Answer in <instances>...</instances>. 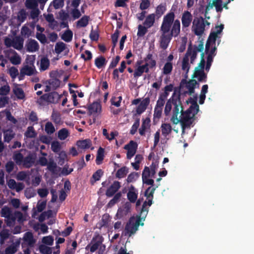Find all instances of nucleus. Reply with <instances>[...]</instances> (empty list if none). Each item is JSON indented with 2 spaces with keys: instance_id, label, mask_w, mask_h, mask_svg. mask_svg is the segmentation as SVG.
Listing matches in <instances>:
<instances>
[{
  "instance_id": "de8ad7c7",
  "label": "nucleus",
  "mask_w": 254,
  "mask_h": 254,
  "mask_svg": "<svg viewBox=\"0 0 254 254\" xmlns=\"http://www.w3.org/2000/svg\"><path fill=\"white\" fill-rule=\"evenodd\" d=\"M48 84L51 85L53 89H57L61 84V81L57 78H53L48 81Z\"/></svg>"
},
{
  "instance_id": "49530a36",
  "label": "nucleus",
  "mask_w": 254,
  "mask_h": 254,
  "mask_svg": "<svg viewBox=\"0 0 254 254\" xmlns=\"http://www.w3.org/2000/svg\"><path fill=\"white\" fill-rule=\"evenodd\" d=\"M173 69V64L171 62H167L163 68V72L164 74H168L170 73Z\"/></svg>"
},
{
  "instance_id": "39448f33",
  "label": "nucleus",
  "mask_w": 254,
  "mask_h": 254,
  "mask_svg": "<svg viewBox=\"0 0 254 254\" xmlns=\"http://www.w3.org/2000/svg\"><path fill=\"white\" fill-rule=\"evenodd\" d=\"M180 95L177 97V99H174L173 97V104L174 105V108L173 111V115L171 118V122L174 124H178L179 123L178 116L179 113H181L180 108L183 109V106L180 101Z\"/></svg>"
},
{
  "instance_id": "cd10ccee",
  "label": "nucleus",
  "mask_w": 254,
  "mask_h": 254,
  "mask_svg": "<svg viewBox=\"0 0 254 254\" xmlns=\"http://www.w3.org/2000/svg\"><path fill=\"white\" fill-rule=\"evenodd\" d=\"M107 62L105 58L101 56L95 59V65L98 68L100 69L104 67L106 64Z\"/></svg>"
},
{
  "instance_id": "0eeeda50",
  "label": "nucleus",
  "mask_w": 254,
  "mask_h": 254,
  "mask_svg": "<svg viewBox=\"0 0 254 254\" xmlns=\"http://www.w3.org/2000/svg\"><path fill=\"white\" fill-rule=\"evenodd\" d=\"M152 57L153 55L149 53L144 59L143 61L145 62V64L142 65L144 67V72L148 73L149 71V68H153L156 67V62L155 60L152 59Z\"/></svg>"
},
{
  "instance_id": "603ef678",
  "label": "nucleus",
  "mask_w": 254,
  "mask_h": 254,
  "mask_svg": "<svg viewBox=\"0 0 254 254\" xmlns=\"http://www.w3.org/2000/svg\"><path fill=\"white\" fill-rule=\"evenodd\" d=\"M92 242H94V243L90 247V251L91 253H94L98 249L102 242L101 240L94 241V239H93Z\"/></svg>"
},
{
  "instance_id": "c85d7f7f",
  "label": "nucleus",
  "mask_w": 254,
  "mask_h": 254,
  "mask_svg": "<svg viewBox=\"0 0 254 254\" xmlns=\"http://www.w3.org/2000/svg\"><path fill=\"white\" fill-rule=\"evenodd\" d=\"M104 149L100 147L97 151L96 158V163L97 165H100L104 159Z\"/></svg>"
},
{
  "instance_id": "c756f323",
  "label": "nucleus",
  "mask_w": 254,
  "mask_h": 254,
  "mask_svg": "<svg viewBox=\"0 0 254 254\" xmlns=\"http://www.w3.org/2000/svg\"><path fill=\"white\" fill-rule=\"evenodd\" d=\"M50 66V61L47 57H43L41 59L40 71H45L49 68Z\"/></svg>"
},
{
  "instance_id": "052dcab7",
  "label": "nucleus",
  "mask_w": 254,
  "mask_h": 254,
  "mask_svg": "<svg viewBox=\"0 0 254 254\" xmlns=\"http://www.w3.org/2000/svg\"><path fill=\"white\" fill-rule=\"evenodd\" d=\"M147 27H145L141 25H139L138 26V31L137 35L139 37H143L147 32Z\"/></svg>"
},
{
  "instance_id": "6e6552de",
  "label": "nucleus",
  "mask_w": 254,
  "mask_h": 254,
  "mask_svg": "<svg viewBox=\"0 0 254 254\" xmlns=\"http://www.w3.org/2000/svg\"><path fill=\"white\" fill-rule=\"evenodd\" d=\"M124 148L127 150V159H130L136 153L137 144L136 142L130 140L128 143L124 146Z\"/></svg>"
},
{
  "instance_id": "1a4fd4ad",
  "label": "nucleus",
  "mask_w": 254,
  "mask_h": 254,
  "mask_svg": "<svg viewBox=\"0 0 254 254\" xmlns=\"http://www.w3.org/2000/svg\"><path fill=\"white\" fill-rule=\"evenodd\" d=\"M215 6L217 12H221L223 10L222 0H208V4L206 6V13Z\"/></svg>"
},
{
  "instance_id": "69168bd1",
  "label": "nucleus",
  "mask_w": 254,
  "mask_h": 254,
  "mask_svg": "<svg viewBox=\"0 0 254 254\" xmlns=\"http://www.w3.org/2000/svg\"><path fill=\"white\" fill-rule=\"evenodd\" d=\"M150 177H151L150 169L148 167L145 166L142 171V180H144Z\"/></svg>"
},
{
  "instance_id": "4d7b16f0",
  "label": "nucleus",
  "mask_w": 254,
  "mask_h": 254,
  "mask_svg": "<svg viewBox=\"0 0 254 254\" xmlns=\"http://www.w3.org/2000/svg\"><path fill=\"white\" fill-rule=\"evenodd\" d=\"M193 121V118H191L189 120H185L184 121H182L180 123L181 124L183 130H185V128L190 127L191 125L192 124Z\"/></svg>"
},
{
  "instance_id": "0e129e2a",
  "label": "nucleus",
  "mask_w": 254,
  "mask_h": 254,
  "mask_svg": "<svg viewBox=\"0 0 254 254\" xmlns=\"http://www.w3.org/2000/svg\"><path fill=\"white\" fill-rule=\"evenodd\" d=\"M103 171L101 169L97 170L92 175V178L94 179V182L100 180L101 177L103 175Z\"/></svg>"
},
{
  "instance_id": "79ce46f5",
  "label": "nucleus",
  "mask_w": 254,
  "mask_h": 254,
  "mask_svg": "<svg viewBox=\"0 0 254 254\" xmlns=\"http://www.w3.org/2000/svg\"><path fill=\"white\" fill-rule=\"evenodd\" d=\"M173 97H174L173 96H172V99L170 98L169 100H168L165 105L164 114L166 116L169 115L170 112L171 111L172 106L173 104Z\"/></svg>"
},
{
  "instance_id": "6ab92c4d",
  "label": "nucleus",
  "mask_w": 254,
  "mask_h": 254,
  "mask_svg": "<svg viewBox=\"0 0 254 254\" xmlns=\"http://www.w3.org/2000/svg\"><path fill=\"white\" fill-rule=\"evenodd\" d=\"M147 202L145 201L142 205L140 212L139 215H137L135 220H139L140 222L141 220L144 221L148 212V208L146 207Z\"/></svg>"
},
{
  "instance_id": "473e14b6",
  "label": "nucleus",
  "mask_w": 254,
  "mask_h": 254,
  "mask_svg": "<svg viewBox=\"0 0 254 254\" xmlns=\"http://www.w3.org/2000/svg\"><path fill=\"white\" fill-rule=\"evenodd\" d=\"M128 172V169L126 166H124L117 171L116 177L118 179L123 178L127 175Z\"/></svg>"
},
{
  "instance_id": "f257e3e1",
  "label": "nucleus",
  "mask_w": 254,
  "mask_h": 254,
  "mask_svg": "<svg viewBox=\"0 0 254 254\" xmlns=\"http://www.w3.org/2000/svg\"><path fill=\"white\" fill-rule=\"evenodd\" d=\"M175 15L174 12L170 11L163 17L160 31V46L163 50H166L173 37H176L180 33L181 23L179 19L175 20Z\"/></svg>"
},
{
  "instance_id": "f3484780",
  "label": "nucleus",
  "mask_w": 254,
  "mask_h": 254,
  "mask_svg": "<svg viewBox=\"0 0 254 254\" xmlns=\"http://www.w3.org/2000/svg\"><path fill=\"white\" fill-rule=\"evenodd\" d=\"M190 54V49H189L187 50V53H186V55H185V57H184V58L183 59V62H182V69L183 70L186 71V78H187L188 77L187 74L189 71L190 67L189 63V55Z\"/></svg>"
},
{
  "instance_id": "c9c22d12",
  "label": "nucleus",
  "mask_w": 254,
  "mask_h": 254,
  "mask_svg": "<svg viewBox=\"0 0 254 254\" xmlns=\"http://www.w3.org/2000/svg\"><path fill=\"white\" fill-rule=\"evenodd\" d=\"M37 133L36 132L33 127H28L27 130L24 133V136L27 138H34L36 136Z\"/></svg>"
},
{
  "instance_id": "412c9836",
  "label": "nucleus",
  "mask_w": 254,
  "mask_h": 254,
  "mask_svg": "<svg viewBox=\"0 0 254 254\" xmlns=\"http://www.w3.org/2000/svg\"><path fill=\"white\" fill-rule=\"evenodd\" d=\"M15 133L12 129L9 128L3 131V140L9 143L15 136Z\"/></svg>"
},
{
  "instance_id": "e2e57ef3",
  "label": "nucleus",
  "mask_w": 254,
  "mask_h": 254,
  "mask_svg": "<svg viewBox=\"0 0 254 254\" xmlns=\"http://www.w3.org/2000/svg\"><path fill=\"white\" fill-rule=\"evenodd\" d=\"M110 222V215L106 213L103 215L101 220V226L102 227H108Z\"/></svg>"
},
{
  "instance_id": "9b49d317",
  "label": "nucleus",
  "mask_w": 254,
  "mask_h": 254,
  "mask_svg": "<svg viewBox=\"0 0 254 254\" xmlns=\"http://www.w3.org/2000/svg\"><path fill=\"white\" fill-rule=\"evenodd\" d=\"M121 186V183L119 181H115L111 185V186L106 191V195L107 197H112L116 193L118 190L120 189Z\"/></svg>"
},
{
  "instance_id": "bf43d9fd",
  "label": "nucleus",
  "mask_w": 254,
  "mask_h": 254,
  "mask_svg": "<svg viewBox=\"0 0 254 254\" xmlns=\"http://www.w3.org/2000/svg\"><path fill=\"white\" fill-rule=\"evenodd\" d=\"M122 100V97L120 96L118 97H113L111 99V104L114 105L117 107H119L121 105V103Z\"/></svg>"
},
{
  "instance_id": "2eb2a0df",
  "label": "nucleus",
  "mask_w": 254,
  "mask_h": 254,
  "mask_svg": "<svg viewBox=\"0 0 254 254\" xmlns=\"http://www.w3.org/2000/svg\"><path fill=\"white\" fill-rule=\"evenodd\" d=\"M12 42V47L17 50H20L23 47V38L20 36H16L13 39Z\"/></svg>"
},
{
  "instance_id": "72a5a7b5",
  "label": "nucleus",
  "mask_w": 254,
  "mask_h": 254,
  "mask_svg": "<svg viewBox=\"0 0 254 254\" xmlns=\"http://www.w3.org/2000/svg\"><path fill=\"white\" fill-rule=\"evenodd\" d=\"M20 70L23 71L26 75L31 76L34 74L35 68L34 67H33L26 65L22 67Z\"/></svg>"
},
{
  "instance_id": "3c124183",
  "label": "nucleus",
  "mask_w": 254,
  "mask_h": 254,
  "mask_svg": "<svg viewBox=\"0 0 254 254\" xmlns=\"http://www.w3.org/2000/svg\"><path fill=\"white\" fill-rule=\"evenodd\" d=\"M39 250L42 254H52V248L44 245H41L39 246Z\"/></svg>"
},
{
  "instance_id": "c03bdc74",
  "label": "nucleus",
  "mask_w": 254,
  "mask_h": 254,
  "mask_svg": "<svg viewBox=\"0 0 254 254\" xmlns=\"http://www.w3.org/2000/svg\"><path fill=\"white\" fill-rule=\"evenodd\" d=\"M11 214L10 209L7 206H3L1 210V217L9 218Z\"/></svg>"
},
{
  "instance_id": "4c0bfd02",
  "label": "nucleus",
  "mask_w": 254,
  "mask_h": 254,
  "mask_svg": "<svg viewBox=\"0 0 254 254\" xmlns=\"http://www.w3.org/2000/svg\"><path fill=\"white\" fill-rule=\"evenodd\" d=\"M38 2L37 0H26L25 6L28 9H36Z\"/></svg>"
},
{
  "instance_id": "e433bc0d",
  "label": "nucleus",
  "mask_w": 254,
  "mask_h": 254,
  "mask_svg": "<svg viewBox=\"0 0 254 254\" xmlns=\"http://www.w3.org/2000/svg\"><path fill=\"white\" fill-rule=\"evenodd\" d=\"M89 19V17L88 16H83L77 22V26L79 27H86L88 24Z\"/></svg>"
},
{
  "instance_id": "58836bf2",
  "label": "nucleus",
  "mask_w": 254,
  "mask_h": 254,
  "mask_svg": "<svg viewBox=\"0 0 254 254\" xmlns=\"http://www.w3.org/2000/svg\"><path fill=\"white\" fill-rule=\"evenodd\" d=\"M25 240L28 242V245L32 247L35 243V240L33 238V234L31 232H27L25 234Z\"/></svg>"
},
{
  "instance_id": "aec40b11",
  "label": "nucleus",
  "mask_w": 254,
  "mask_h": 254,
  "mask_svg": "<svg viewBox=\"0 0 254 254\" xmlns=\"http://www.w3.org/2000/svg\"><path fill=\"white\" fill-rule=\"evenodd\" d=\"M88 109L90 115L94 113H97L101 111V105L97 102H93L89 106Z\"/></svg>"
},
{
  "instance_id": "a18cd8bd",
  "label": "nucleus",
  "mask_w": 254,
  "mask_h": 254,
  "mask_svg": "<svg viewBox=\"0 0 254 254\" xmlns=\"http://www.w3.org/2000/svg\"><path fill=\"white\" fill-rule=\"evenodd\" d=\"M65 49V44L62 42H58L55 45V52L59 54L63 52Z\"/></svg>"
},
{
  "instance_id": "dca6fc26",
  "label": "nucleus",
  "mask_w": 254,
  "mask_h": 254,
  "mask_svg": "<svg viewBox=\"0 0 254 254\" xmlns=\"http://www.w3.org/2000/svg\"><path fill=\"white\" fill-rule=\"evenodd\" d=\"M157 187V186L155 188L149 187L145 191V196L147 197V199H148L147 201H146L147 202V205L150 206L152 204L153 194L156 190V188Z\"/></svg>"
},
{
  "instance_id": "7c9ffc66",
  "label": "nucleus",
  "mask_w": 254,
  "mask_h": 254,
  "mask_svg": "<svg viewBox=\"0 0 254 254\" xmlns=\"http://www.w3.org/2000/svg\"><path fill=\"white\" fill-rule=\"evenodd\" d=\"M166 10V4H160L158 5L155 10V16H157L158 18H160Z\"/></svg>"
},
{
  "instance_id": "a19ab883",
  "label": "nucleus",
  "mask_w": 254,
  "mask_h": 254,
  "mask_svg": "<svg viewBox=\"0 0 254 254\" xmlns=\"http://www.w3.org/2000/svg\"><path fill=\"white\" fill-rule=\"evenodd\" d=\"M68 135V130L65 128H62L58 131V137L60 140L65 139Z\"/></svg>"
},
{
  "instance_id": "37998d69",
  "label": "nucleus",
  "mask_w": 254,
  "mask_h": 254,
  "mask_svg": "<svg viewBox=\"0 0 254 254\" xmlns=\"http://www.w3.org/2000/svg\"><path fill=\"white\" fill-rule=\"evenodd\" d=\"M47 169L52 174H55L57 171V165L54 160H50L47 165Z\"/></svg>"
},
{
  "instance_id": "20e7f679",
  "label": "nucleus",
  "mask_w": 254,
  "mask_h": 254,
  "mask_svg": "<svg viewBox=\"0 0 254 254\" xmlns=\"http://www.w3.org/2000/svg\"><path fill=\"white\" fill-rule=\"evenodd\" d=\"M216 29L215 31H211L209 35L205 44V52L207 53L211 46L215 45L216 38L218 34H220L224 29V25L221 24L215 27Z\"/></svg>"
},
{
  "instance_id": "338daca9",
  "label": "nucleus",
  "mask_w": 254,
  "mask_h": 254,
  "mask_svg": "<svg viewBox=\"0 0 254 254\" xmlns=\"http://www.w3.org/2000/svg\"><path fill=\"white\" fill-rule=\"evenodd\" d=\"M89 37L93 41H97L99 37V34L97 30H94L93 29L91 30Z\"/></svg>"
},
{
  "instance_id": "393cba45",
  "label": "nucleus",
  "mask_w": 254,
  "mask_h": 254,
  "mask_svg": "<svg viewBox=\"0 0 254 254\" xmlns=\"http://www.w3.org/2000/svg\"><path fill=\"white\" fill-rule=\"evenodd\" d=\"M174 88V85L172 84H170L169 85H166L162 90H163V92L159 94V97H161L164 100H166L169 96V92H171L173 91Z\"/></svg>"
},
{
  "instance_id": "680f3d73",
  "label": "nucleus",
  "mask_w": 254,
  "mask_h": 254,
  "mask_svg": "<svg viewBox=\"0 0 254 254\" xmlns=\"http://www.w3.org/2000/svg\"><path fill=\"white\" fill-rule=\"evenodd\" d=\"M52 119L56 124H59L61 122V115L58 112H53L52 113Z\"/></svg>"
},
{
  "instance_id": "4be33fe9",
  "label": "nucleus",
  "mask_w": 254,
  "mask_h": 254,
  "mask_svg": "<svg viewBox=\"0 0 254 254\" xmlns=\"http://www.w3.org/2000/svg\"><path fill=\"white\" fill-rule=\"evenodd\" d=\"M150 120L149 118H146L145 119L143 120L141 126L139 129V133L140 135L143 136L145 135L146 129L150 126Z\"/></svg>"
},
{
  "instance_id": "09e8293b",
  "label": "nucleus",
  "mask_w": 254,
  "mask_h": 254,
  "mask_svg": "<svg viewBox=\"0 0 254 254\" xmlns=\"http://www.w3.org/2000/svg\"><path fill=\"white\" fill-rule=\"evenodd\" d=\"M45 131L49 134H51L55 131V127L51 122H47L45 125Z\"/></svg>"
},
{
  "instance_id": "ddd939ff",
  "label": "nucleus",
  "mask_w": 254,
  "mask_h": 254,
  "mask_svg": "<svg viewBox=\"0 0 254 254\" xmlns=\"http://www.w3.org/2000/svg\"><path fill=\"white\" fill-rule=\"evenodd\" d=\"M150 103V98L146 97L144 98L136 108V113L138 115L141 114L146 109Z\"/></svg>"
},
{
  "instance_id": "ea45409f",
  "label": "nucleus",
  "mask_w": 254,
  "mask_h": 254,
  "mask_svg": "<svg viewBox=\"0 0 254 254\" xmlns=\"http://www.w3.org/2000/svg\"><path fill=\"white\" fill-rule=\"evenodd\" d=\"M9 60L10 63L14 65L19 64L21 62V57L15 52H14V55L10 57Z\"/></svg>"
},
{
  "instance_id": "bb28decb",
  "label": "nucleus",
  "mask_w": 254,
  "mask_h": 254,
  "mask_svg": "<svg viewBox=\"0 0 254 254\" xmlns=\"http://www.w3.org/2000/svg\"><path fill=\"white\" fill-rule=\"evenodd\" d=\"M162 134L164 136H167L171 133L172 128L170 124L163 123L161 126Z\"/></svg>"
},
{
  "instance_id": "f03ea898",
  "label": "nucleus",
  "mask_w": 254,
  "mask_h": 254,
  "mask_svg": "<svg viewBox=\"0 0 254 254\" xmlns=\"http://www.w3.org/2000/svg\"><path fill=\"white\" fill-rule=\"evenodd\" d=\"M140 225L143 226L144 223H140L139 219L135 220L133 217L130 218L125 226V235H128V237H131L138 230Z\"/></svg>"
},
{
  "instance_id": "a211bd4d",
  "label": "nucleus",
  "mask_w": 254,
  "mask_h": 254,
  "mask_svg": "<svg viewBox=\"0 0 254 254\" xmlns=\"http://www.w3.org/2000/svg\"><path fill=\"white\" fill-rule=\"evenodd\" d=\"M39 46L38 42L33 39H30L26 44V50L29 52H34L38 50Z\"/></svg>"
},
{
  "instance_id": "13d9d810",
  "label": "nucleus",
  "mask_w": 254,
  "mask_h": 254,
  "mask_svg": "<svg viewBox=\"0 0 254 254\" xmlns=\"http://www.w3.org/2000/svg\"><path fill=\"white\" fill-rule=\"evenodd\" d=\"M17 252V246L12 244L7 247L4 251V254H14Z\"/></svg>"
},
{
  "instance_id": "b1692460",
  "label": "nucleus",
  "mask_w": 254,
  "mask_h": 254,
  "mask_svg": "<svg viewBox=\"0 0 254 254\" xmlns=\"http://www.w3.org/2000/svg\"><path fill=\"white\" fill-rule=\"evenodd\" d=\"M127 199L130 202L134 203L137 198V193L135 191L134 187L131 185L127 194Z\"/></svg>"
},
{
  "instance_id": "8fccbe9b",
  "label": "nucleus",
  "mask_w": 254,
  "mask_h": 254,
  "mask_svg": "<svg viewBox=\"0 0 254 254\" xmlns=\"http://www.w3.org/2000/svg\"><path fill=\"white\" fill-rule=\"evenodd\" d=\"M13 92L17 98L19 99H23L25 97V94L21 88H16L13 89Z\"/></svg>"
},
{
  "instance_id": "864d4df0",
  "label": "nucleus",
  "mask_w": 254,
  "mask_h": 254,
  "mask_svg": "<svg viewBox=\"0 0 254 254\" xmlns=\"http://www.w3.org/2000/svg\"><path fill=\"white\" fill-rule=\"evenodd\" d=\"M140 125V119L139 118L136 119L135 120L134 123L132 125L131 129L130 130V133L132 135L134 134L139 126Z\"/></svg>"
},
{
  "instance_id": "7ed1b4c3",
  "label": "nucleus",
  "mask_w": 254,
  "mask_h": 254,
  "mask_svg": "<svg viewBox=\"0 0 254 254\" xmlns=\"http://www.w3.org/2000/svg\"><path fill=\"white\" fill-rule=\"evenodd\" d=\"M62 95H59L57 92H52L46 93L41 96L37 101V103L40 105H44V102L56 103L61 99Z\"/></svg>"
},
{
  "instance_id": "a878e982",
  "label": "nucleus",
  "mask_w": 254,
  "mask_h": 254,
  "mask_svg": "<svg viewBox=\"0 0 254 254\" xmlns=\"http://www.w3.org/2000/svg\"><path fill=\"white\" fill-rule=\"evenodd\" d=\"M155 19V14L152 13L147 16L143 24L147 27L150 28L152 26L154 23Z\"/></svg>"
},
{
  "instance_id": "2f4dec72",
  "label": "nucleus",
  "mask_w": 254,
  "mask_h": 254,
  "mask_svg": "<svg viewBox=\"0 0 254 254\" xmlns=\"http://www.w3.org/2000/svg\"><path fill=\"white\" fill-rule=\"evenodd\" d=\"M191 111L190 110H187L186 111L184 112L183 109H182L181 110V115L180 116L181 118H178L179 123L181 122L182 121H184L185 120H189L191 118H193V117H190V114H191Z\"/></svg>"
},
{
  "instance_id": "f704fd0d",
  "label": "nucleus",
  "mask_w": 254,
  "mask_h": 254,
  "mask_svg": "<svg viewBox=\"0 0 254 254\" xmlns=\"http://www.w3.org/2000/svg\"><path fill=\"white\" fill-rule=\"evenodd\" d=\"M73 33L70 30H66L62 35V39L66 42H69L72 40Z\"/></svg>"
},
{
  "instance_id": "4468645a",
  "label": "nucleus",
  "mask_w": 254,
  "mask_h": 254,
  "mask_svg": "<svg viewBox=\"0 0 254 254\" xmlns=\"http://www.w3.org/2000/svg\"><path fill=\"white\" fill-rule=\"evenodd\" d=\"M35 160V155L30 153L23 158V165L26 168H30L34 164Z\"/></svg>"
},
{
  "instance_id": "5701e85b",
  "label": "nucleus",
  "mask_w": 254,
  "mask_h": 254,
  "mask_svg": "<svg viewBox=\"0 0 254 254\" xmlns=\"http://www.w3.org/2000/svg\"><path fill=\"white\" fill-rule=\"evenodd\" d=\"M91 145V141L89 139L78 140L76 142V145L80 149H88L90 147Z\"/></svg>"
},
{
  "instance_id": "423d86ee",
  "label": "nucleus",
  "mask_w": 254,
  "mask_h": 254,
  "mask_svg": "<svg viewBox=\"0 0 254 254\" xmlns=\"http://www.w3.org/2000/svg\"><path fill=\"white\" fill-rule=\"evenodd\" d=\"M194 27V33L197 36H201L204 31L205 23L204 19L202 17L194 19L193 21Z\"/></svg>"
},
{
  "instance_id": "f8f14e48",
  "label": "nucleus",
  "mask_w": 254,
  "mask_h": 254,
  "mask_svg": "<svg viewBox=\"0 0 254 254\" xmlns=\"http://www.w3.org/2000/svg\"><path fill=\"white\" fill-rule=\"evenodd\" d=\"M192 16L189 11H185L182 14V23L183 28L188 27L192 21Z\"/></svg>"
},
{
  "instance_id": "5fc2aeb1",
  "label": "nucleus",
  "mask_w": 254,
  "mask_h": 254,
  "mask_svg": "<svg viewBox=\"0 0 254 254\" xmlns=\"http://www.w3.org/2000/svg\"><path fill=\"white\" fill-rule=\"evenodd\" d=\"M143 65H139L137 67H136L133 73V77L134 78H138L143 74L144 73L143 72Z\"/></svg>"
},
{
  "instance_id": "774afa93",
  "label": "nucleus",
  "mask_w": 254,
  "mask_h": 254,
  "mask_svg": "<svg viewBox=\"0 0 254 254\" xmlns=\"http://www.w3.org/2000/svg\"><path fill=\"white\" fill-rule=\"evenodd\" d=\"M61 148L60 143L57 141H53L51 144V149L52 151L55 153L59 152Z\"/></svg>"
},
{
  "instance_id": "6e6d98bb",
  "label": "nucleus",
  "mask_w": 254,
  "mask_h": 254,
  "mask_svg": "<svg viewBox=\"0 0 254 254\" xmlns=\"http://www.w3.org/2000/svg\"><path fill=\"white\" fill-rule=\"evenodd\" d=\"M139 177V173L137 172H132L128 175L127 181V183H131L136 181Z\"/></svg>"
},
{
  "instance_id": "9d476101",
  "label": "nucleus",
  "mask_w": 254,
  "mask_h": 254,
  "mask_svg": "<svg viewBox=\"0 0 254 254\" xmlns=\"http://www.w3.org/2000/svg\"><path fill=\"white\" fill-rule=\"evenodd\" d=\"M198 84L197 82L193 79L187 81L186 79H183L180 83V86L182 87L186 85V87L189 90V93L191 95L194 92L195 86Z\"/></svg>"
}]
</instances>
